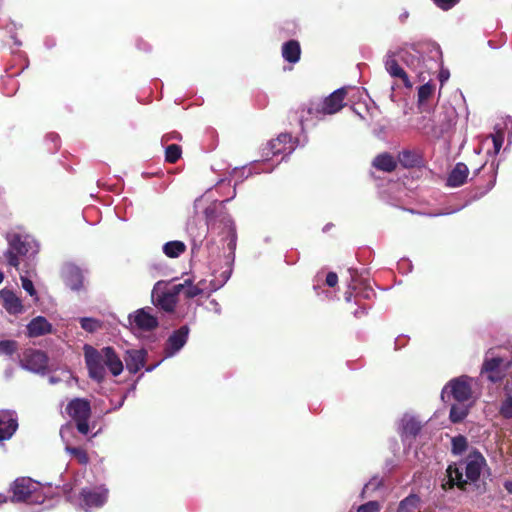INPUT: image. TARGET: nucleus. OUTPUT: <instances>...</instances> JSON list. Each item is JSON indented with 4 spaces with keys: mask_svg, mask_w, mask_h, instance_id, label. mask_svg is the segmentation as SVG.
<instances>
[{
    "mask_svg": "<svg viewBox=\"0 0 512 512\" xmlns=\"http://www.w3.org/2000/svg\"><path fill=\"white\" fill-rule=\"evenodd\" d=\"M429 51L431 58L440 55L439 47L431 43H405L402 46L390 48L384 57V67L387 73L392 78L401 80L406 88H412L413 84L410 81L407 73L399 65L398 60H401L407 67L414 70L422 80H425V69L430 70L433 66H437L436 61L429 64L423 57V53Z\"/></svg>",
    "mask_w": 512,
    "mask_h": 512,
    "instance_id": "f257e3e1",
    "label": "nucleus"
},
{
    "mask_svg": "<svg viewBox=\"0 0 512 512\" xmlns=\"http://www.w3.org/2000/svg\"><path fill=\"white\" fill-rule=\"evenodd\" d=\"M485 464L486 460L480 452H471L464 460L448 466L442 488L447 490L457 486L464 490L468 483L479 479Z\"/></svg>",
    "mask_w": 512,
    "mask_h": 512,
    "instance_id": "f03ea898",
    "label": "nucleus"
},
{
    "mask_svg": "<svg viewBox=\"0 0 512 512\" xmlns=\"http://www.w3.org/2000/svg\"><path fill=\"white\" fill-rule=\"evenodd\" d=\"M233 196L221 202H215L205 209V217L208 230L211 234L222 236L227 241V248L232 253L236 248V228L231 216L225 210V203L235 197Z\"/></svg>",
    "mask_w": 512,
    "mask_h": 512,
    "instance_id": "7ed1b4c3",
    "label": "nucleus"
},
{
    "mask_svg": "<svg viewBox=\"0 0 512 512\" xmlns=\"http://www.w3.org/2000/svg\"><path fill=\"white\" fill-rule=\"evenodd\" d=\"M456 122V110L449 106L437 114H423L416 118L415 129L423 135L439 139L450 131Z\"/></svg>",
    "mask_w": 512,
    "mask_h": 512,
    "instance_id": "20e7f679",
    "label": "nucleus"
},
{
    "mask_svg": "<svg viewBox=\"0 0 512 512\" xmlns=\"http://www.w3.org/2000/svg\"><path fill=\"white\" fill-rule=\"evenodd\" d=\"M346 94L347 88L342 87L335 90L322 102L310 103L309 107L307 108V114L311 117L309 118L303 114L300 117L302 128H304V126L308 124V122L313 118L320 120L325 115H332L340 111L344 106L343 101Z\"/></svg>",
    "mask_w": 512,
    "mask_h": 512,
    "instance_id": "39448f33",
    "label": "nucleus"
},
{
    "mask_svg": "<svg viewBox=\"0 0 512 512\" xmlns=\"http://www.w3.org/2000/svg\"><path fill=\"white\" fill-rule=\"evenodd\" d=\"M7 241L9 247L5 253V257L8 264L12 267L17 268L19 266L20 262L18 256H25L37 252V244L29 235L10 233L7 236Z\"/></svg>",
    "mask_w": 512,
    "mask_h": 512,
    "instance_id": "423d86ee",
    "label": "nucleus"
},
{
    "mask_svg": "<svg viewBox=\"0 0 512 512\" xmlns=\"http://www.w3.org/2000/svg\"><path fill=\"white\" fill-rule=\"evenodd\" d=\"M181 289L182 286H169L165 281H158L152 289V302L156 307L165 312H172L176 307Z\"/></svg>",
    "mask_w": 512,
    "mask_h": 512,
    "instance_id": "0eeeda50",
    "label": "nucleus"
},
{
    "mask_svg": "<svg viewBox=\"0 0 512 512\" xmlns=\"http://www.w3.org/2000/svg\"><path fill=\"white\" fill-rule=\"evenodd\" d=\"M109 490L105 485L84 487L80 491L74 503L85 512L100 508L108 500Z\"/></svg>",
    "mask_w": 512,
    "mask_h": 512,
    "instance_id": "6e6552de",
    "label": "nucleus"
},
{
    "mask_svg": "<svg viewBox=\"0 0 512 512\" xmlns=\"http://www.w3.org/2000/svg\"><path fill=\"white\" fill-rule=\"evenodd\" d=\"M473 379L460 376L450 380L442 389L441 398L448 401L452 397L458 403H465L472 397Z\"/></svg>",
    "mask_w": 512,
    "mask_h": 512,
    "instance_id": "1a4fd4ad",
    "label": "nucleus"
},
{
    "mask_svg": "<svg viewBox=\"0 0 512 512\" xmlns=\"http://www.w3.org/2000/svg\"><path fill=\"white\" fill-rule=\"evenodd\" d=\"M66 410L71 418L76 422L77 430L83 435L88 434V420L91 414L89 401L82 398H75L68 403Z\"/></svg>",
    "mask_w": 512,
    "mask_h": 512,
    "instance_id": "9d476101",
    "label": "nucleus"
},
{
    "mask_svg": "<svg viewBox=\"0 0 512 512\" xmlns=\"http://www.w3.org/2000/svg\"><path fill=\"white\" fill-rule=\"evenodd\" d=\"M19 365L24 370L43 375L48 368V356L41 350L28 348L19 355Z\"/></svg>",
    "mask_w": 512,
    "mask_h": 512,
    "instance_id": "9b49d317",
    "label": "nucleus"
},
{
    "mask_svg": "<svg viewBox=\"0 0 512 512\" xmlns=\"http://www.w3.org/2000/svg\"><path fill=\"white\" fill-rule=\"evenodd\" d=\"M295 147L296 142L292 136L288 133H282L276 139L267 143L262 150V156L268 160L270 157L282 154V159H284L285 156L290 155L295 150Z\"/></svg>",
    "mask_w": 512,
    "mask_h": 512,
    "instance_id": "f8f14e48",
    "label": "nucleus"
},
{
    "mask_svg": "<svg viewBox=\"0 0 512 512\" xmlns=\"http://www.w3.org/2000/svg\"><path fill=\"white\" fill-rule=\"evenodd\" d=\"M84 356L90 378L97 382L103 381L106 374L103 349L98 351L90 345H85Z\"/></svg>",
    "mask_w": 512,
    "mask_h": 512,
    "instance_id": "ddd939ff",
    "label": "nucleus"
},
{
    "mask_svg": "<svg viewBox=\"0 0 512 512\" xmlns=\"http://www.w3.org/2000/svg\"><path fill=\"white\" fill-rule=\"evenodd\" d=\"M38 484L31 478H17L11 485L12 502H27L36 491Z\"/></svg>",
    "mask_w": 512,
    "mask_h": 512,
    "instance_id": "4468645a",
    "label": "nucleus"
},
{
    "mask_svg": "<svg viewBox=\"0 0 512 512\" xmlns=\"http://www.w3.org/2000/svg\"><path fill=\"white\" fill-rule=\"evenodd\" d=\"M189 335L188 326H181L175 330L167 339L164 354L165 358H170L176 355L186 344Z\"/></svg>",
    "mask_w": 512,
    "mask_h": 512,
    "instance_id": "2eb2a0df",
    "label": "nucleus"
},
{
    "mask_svg": "<svg viewBox=\"0 0 512 512\" xmlns=\"http://www.w3.org/2000/svg\"><path fill=\"white\" fill-rule=\"evenodd\" d=\"M129 322L143 331H151L158 326V319L150 313V308H141L130 314Z\"/></svg>",
    "mask_w": 512,
    "mask_h": 512,
    "instance_id": "dca6fc26",
    "label": "nucleus"
},
{
    "mask_svg": "<svg viewBox=\"0 0 512 512\" xmlns=\"http://www.w3.org/2000/svg\"><path fill=\"white\" fill-rule=\"evenodd\" d=\"M18 428V419L15 411H0V442L10 439Z\"/></svg>",
    "mask_w": 512,
    "mask_h": 512,
    "instance_id": "f3484780",
    "label": "nucleus"
},
{
    "mask_svg": "<svg viewBox=\"0 0 512 512\" xmlns=\"http://www.w3.org/2000/svg\"><path fill=\"white\" fill-rule=\"evenodd\" d=\"M62 277L65 284L74 291H79L83 287V272L73 263H67L62 268Z\"/></svg>",
    "mask_w": 512,
    "mask_h": 512,
    "instance_id": "a211bd4d",
    "label": "nucleus"
},
{
    "mask_svg": "<svg viewBox=\"0 0 512 512\" xmlns=\"http://www.w3.org/2000/svg\"><path fill=\"white\" fill-rule=\"evenodd\" d=\"M0 298L3 302V307L9 314L17 315L23 311V305L19 297L9 289H2L0 291Z\"/></svg>",
    "mask_w": 512,
    "mask_h": 512,
    "instance_id": "6ab92c4d",
    "label": "nucleus"
},
{
    "mask_svg": "<svg viewBox=\"0 0 512 512\" xmlns=\"http://www.w3.org/2000/svg\"><path fill=\"white\" fill-rule=\"evenodd\" d=\"M502 363L503 359L501 357L486 358L482 365L481 372L487 374L491 382H497L502 377L500 370Z\"/></svg>",
    "mask_w": 512,
    "mask_h": 512,
    "instance_id": "aec40b11",
    "label": "nucleus"
},
{
    "mask_svg": "<svg viewBox=\"0 0 512 512\" xmlns=\"http://www.w3.org/2000/svg\"><path fill=\"white\" fill-rule=\"evenodd\" d=\"M52 331V325L45 317L37 316L33 318L27 325L29 337H39Z\"/></svg>",
    "mask_w": 512,
    "mask_h": 512,
    "instance_id": "412c9836",
    "label": "nucleus"
},
{
    "mask_svg": "<svg viewBox=\"0 0 512 512\" xmlns=\"http://www.w3.org/2000/svg\"><path fill=\"white\" fill-rule=\"evenodd\" d=\"M469 175V169L466 164L459 162L457 163L447 178V186L459 187L462 186Z\"/></svg>",
    "mask_w": 512,
    "mask_h": 512,
    "instance_id": "4be33fe9",
    "label": "nucleus"
},
{
    "mask_svg": "<svg viewBox=\"0 0 512 512\" xmlns=\"http://www.w3.org/2000/svg\"><path fill=\"white\" fill-rule=\"evenodd\" d=\"M104 364L113 376H118L123 371V363L111 347L103 348Z\"/></svg>",
    "mask_w": 512,
    "mask_h": 512,
    "instance_id": "5701e85b",
    "label": "nucleus"
},
{
    "mask_svg": "<svg viewBox=\"0 0 512 512\" xmlns=\"http://www.w3.org/2000/svg\"><path fill=\"white\" fill-rule=\"evenodd\" d=\"M146 352L144 350H128L126 352V368L130 373H137L145 362Z\"/></svg>",
    "mask_w": 512,
    "mask_h": 512,
    "instance_id": "b1692460",
    "label": "nucleus"
},
{
    "mask_svg": "<svg viewBox=\"0 0 512 512\" xmlns=\"http://www.w3.org/2000/svg\"><path fill=\"white\" fill-rule=\"evenodd\" d=\"M421 422L414 416L404 415L400 421L399 431L403 437H415L421 430Z\"/></svg>",
    "mask_w": 512,
    "mask_h": 512,
    "instance_id": "393cba45",
    "label": "nucleus"
},
{
    "mask_svg": "<svg viewBox=\"0 0 512 512\" xmlns=\"http://www.w3.org/2000/svg\"><path fill=\"white\" fill-rule=\"evenodd\" d=\"M301 48L296 40H290L282 46V57L289 63H297L300 60Z\"/></svg>",
    "mask_w": 512,
    "mask_h": 512,
    "instance_id": "a878e982",
    "label": "nucleus"
},
{
    "mask_svg": "<svg viewBox=\"0 0 512 512\" xmlns=\"http://www.w3.org/2000/svg\"><path fill=\"white\" fill-rule=\"evenodd\" d=\"M373 166L384 172H392L396 168L397 162L389 153H382L374 158Z\"/></svg>",
    "mask_w": 512,
    "mask_h": 512,
    "instance_id": "bb28decb",
    "label": "nucleus"
},
{
    "mask_svg": "<svg viewBox=\"0 0 512 512\" xmlns=\"http://www.w3.org/2000/svg\"><path fill=\"white\" fill-rule=\"evenodd\" d=\"M162 251L169 258H178L186 251V245L179 240L168 241L163 245Z\"/></svg>",
    "mask_w": 512,
    "mask_h": 512,
    "instance_id": "cd10ccee",
    "label": "nucleus"
},
{
    "mask_svg": "<svg viewBox=\"0 0 512 512\" xmlns=\"http://www.w3.org/2000/svg\"><path fill=\"white\" fill-rule=\"evenodd\" d=\"M397 512H421L420 498L416 494H410L400 501Z\"/></svg>",
    "mask_w": 512,
    "mask_h": 512,
    "instance_id": "c85d7f7f",
    "label": "nucleus"
},
{
    "mask_svg": "<svg viewBox=\"0 0 512 512\" xmlns=\"http://www.w3.org/2000/svg\"><path fill=\"white\" fill-rule=\"evenodd\" d=\"M175 286H182L181 293L188 299L197 297L204 291V288L199 285H193L189 279L185 280L183 283L175 284Z\"/></svg>",
    "mask_w": 512,
    "mask_h": 512,
    "instance_id": "c756f323",
    "label": "nucleus"
},
{
    "mask_svg": "<svg viewBox=\"0 0 512 512\" xmlns=\"http://www.w3.org/2000/svg\"><path fill=\"white\" fill-rule=\"evenodd\" d=\"M468 414V407L464 403L452 405L450 409V420L453 423L461 422Z\"/></svg>",
    "mask_w": 512,
    "mask_h": 512,
    "instance_id": "7c9ffc66",
    "label": "nucleus"
},
{
    "mask_svg": "<svg viewBox=\"0 0 512 512\" xmlns=\"http://www.w3.org/2000/svg\"><path fill=\"white\" fill-rule=\"evenodd\" d=\"M81 328L89 333H93L102 328L101 320L91 317H82L79 319Z\"/></svg>",
    "mask_w": 512,
    "mask_h": 512,
    "instance_id": "2f4dec72",
    "label": "nucleus"
},
{
    "mask_svg": "<svg viewBox=\"0 0 512 512\" xmlns=\"http://www.w3.org/2000/svg\"><path fill=\"white\" fill-rule=\"evenodd\" d=\"M434 93V86L430 83H425L420 86L418 89V104L419 106H423L425 102L432 96Z\"/></svg>",
    "mask_w": 512,
    "mask_h": 512,
    "instance_id": "473e14b6",
    "label": "nucleus"
},
{
    "mask_svg": "<svg viewBox=\"0 0 512 512\" xmlns=\"http://www.w3.org/2000/svg\"><path fill=\"white\" fill-rule=\"evenodd\" d=\"M74 380H75L74 377L68 370H63L61 372V376L51 375L48 377V382L51 385H55V384H58V383L64 381L67 383V385L70 386Z\"/></svg>",
    "mask_w": 512,
    "mask_h": 512,
    "instance_id": "72a5a7b5",
    "label": "nucleus"
},
{
    "mask_svg": "<svg viewBox=\"0 0 512 512\" xmlns=\"http://www.w3.org/2000/svg\"><path fill=\"white\" fill-rule=\"evenodd\" d=\"M181 157V148L176 144L168 145L165 150L167 162L175 163Z\"/></svg>",
    "mask_w": 512,
    "mask_h": 512,
    "instance_id": "f704fd0d",
    "label": "nucleus"
},
{
    "mask_svg": "<svg viewBox=\"0 0 512 512\" xmlns=\"http://www.w3.org/2000/svg\"><path fill=\"white\" fill-rule=\"evenodd\" d=\"M467 448V439L464 436H456L452 439V452L456 455L462 454Z\"/></svg>",
    "mask_w": 512,
    "mask_h": 512,
    "instance_id": "c9c22d12",
    "label": "nucleus"
},
{
    "mask_svg": "<svg viewBox=\"0 0 512 512\" xmlns=\"http://www.w3.org/2000/svg\"><path fill=\"white\" fill-rule=\"evenodd\" d=\"M65 449L69 454L74 456L78 460L79 463H81V464L88 463V455L84 449L79 448V447H70V446H66Z\"/></svg>",
    "mask_w": 512,
    "mask_h": 512,
    "instance_id": "e433bc0d",
    "label": "nucleus"
},
{
    "mask_svg": "<svg viewBox=\"0 0 512 512\" xmlns=\"http://www.w3.org/2000/svg\"><path fill=\"white\" fill-rule=\"evenodd\" d=\"M17 350V342L13 340L0 341V354L11 356Z\"/></svg>",
    "mask_w": 512,
    "mask_h": 512,
    "instance_id": "4c0bfd02",
    "label": "nucleus"
},
{
    "mask_svg": "<svg viewBox=\"0 0 512 512\" xmlns=\"http://www.w3.org/2000/svg\"><path fill=\"white\" fill-rule=\"evenodd\" d=\"M499 412L506 419L512 418V396H508L502 401Z\"/></svg>",
    "mask_w": 512,
    "mask_h": 512,
    "instance_id": "58836bf2",
    "label": "nucleus"
},
{
    "mask_svg": "<svg viewBox=\"0 0 512 512\" xmlns=\"http://www.w3.org/2000/svg\"><path fill=\"white\" fill-rule=\"evenodd\" d=\"M381 505L377 501H369L363 505H360L357 512H379Z\"/></svg>",
    "mask_w": 512,
    "mask_h": 512,
    "instance_id": "ea45409f",
    "label": "nucleus"
},
{
    "mask_svg": "<svg viewBox=\"0 0 512 512\" xmlns=\"http://www.w3.org/2000/svg\"><path fill=\"white\" fill-rule=\"evenodd\" d=\"M229 277H230V273L227 271H224L221 274L220 279L211 280V282H210L211 291H216L219 288H221L228 281Z\"/></svg>",
    "mask_w": 512,
    "mask_h": 512,
    "instance_id": "a19ab883",
    "label": "nucleus"
},
{
    "mask_svg": "<svg viewBox=\"0 0 512 512\" xmlns=\"http://www.w3.org/2000/svg\"><path fill=\"white\" fill-rule=\"evenodd\" d=\"M399 160L405 166H413L416 163L415 155L410 151H403L399 154Z\"/></svg>",
    "mask_w": 512,
    "mask_h": 512,
    "instance_id": "79ce46f5",
    "label": "nucleus"
},
{
    "mask_svg": "<svg viewBox=\"0 0 512 512\" xmlns=\"http://www.w3.org/2000/svg\"><path fill=\"white\" fill-rule=\"evenodd\" d=\"M434 3L442 10H449L453 8L459 0H433Z\"/></svg>",
    "mask_w": 512,
    "mask_h": 512,
    "instance_id": "37998d69",
    "label": "nucleus"
},
{
    "mask_svg": "<svg viewBox=\"0 0 512 512\" xmlns=\"http://www.w3.org/2000/svg\"><path fill=\"white\" fill-rule=\"evenodd\" d=\"M21 282H22V287L23 289L31 296H34L36 294V291L34 289V285H33V282L26 278V277H21Z\"/></svg>",
    "mask_w": 512,
    "mask_h": 512,
    "instance_id": "c03bdc74",
    "label": "nucleus"
},
{
    "mask_svg": "<svg viewBox=\"0 0 512 512\" xmlns=\"http://www.w3.org/2000/svg\"><path fill=\"white\" fill-rule=\"evenodd\" d=\"M326 284L329 286V287H334L337 285L338 283V276L335 272H329L326 276V280H325Z\"/></svg>",
    "mask_w": 512,
    "mask_h": 512,
    "instance_id": "a18cd8bd",
    "label": "nucleus"
},
{
    "mask_svg": "<svg viewBox=\"0 0 512 512\" xmlns=\"http://www.w3.org/2000/svg\"><path fill=\"white\" fill-rule=\"evenodd\" d=\"M493 146L495 153H499L502 143H503V137L501 135H494L492 136Z\"/></svg>",
    "mask_w": 512,
    "mask_h": 512,
    "instance_id": "49530a36",
    "label": "nucleus"
},
{
    "mask_svg": "<svg viewBox=\"0 0 512 512\" xmlns=\"http://www.w3.org/2000/svg\"><path fill=\"white\" fill-rule=\"evenodd\" d=\"M170 140H181V135L180 133L174 131V132H171V133H168V134H165L163 137H162V142H168Z\"/></svg>",
    "mask_w": 512,
    "mask_h": 512,
    "instance_id": "de8ad7c7",
    "label": "nucleus"
},
{
    "mask_svg": "<svg viewBox=\"0 0 512 512\" xmlns=\"http://www.w3.org/2000/svg\"><path fill=\"white\" fill-rule=\"evenodd\" d=\"M449 78V71L448 70H441L439 73V79L440 82L443 84L445 81H447Z\"/></svg>",
    "mask_w": 512,
    "mask_h": 512,
    "instance_id": "09e8293b",
    "label": "nucleus"
},
{
    "mask_svg": "<svg viewBox=\"0 0 512 512\" xmlns=\"http://www.w3.org/2000/svg\"><path fill=\"white\" fill-rule=\"evenodd\" d=\"M372 295H374L372 288H365V290L361 293V296L367 299L371 298Z\"/></svg>",
    "mask_w": 512,
    "mask_h": 512,
    "instance_id": "8fccbe9b",
    "label": "nucleus"
},
{
    "mask_svg": "<svg viewBox=\"0 0 512 512\" xmlns=\"http://www.w3.org/2000/svg\"><path fill=\"white\" fill-rule=\"evenodd\" d=\"M209 304L212 306L213 310L216 312V313H220L221 312V308H220V305L219 303L216 301V300H211L209 302Z\"/></svg>",
    "mask_w": 512,
    "mask_h": 512,
    "instance_id": "3c124183",
    "label": "nucleus"
},
{
    "mask_svg": "<svg viewBox=\"0 0 512 512\" xmlns=\"http://www.w3.org/2000/svg\"><path fill=\"white\" fill-rule=\"evenodd\" d=\"M505 488L508 492L512 493V481L505 482Z\"/></svg>",
    "mask_w": 512,
    "mask_h": 512,
    "instance_id": "603ef678",
    "label": "nucleus"
},
{
    "mask_svg": "<svg viewBox=\"0 0 512 512\" xmlns=\"http://www.w3.org/2000/svg\"><path fill=\"white\" fill-rule=\"evenodd\" d=\"M352 297H353V293H352V292H349V291H348V292H346V293H345V300H346L347 302L352 301Z\"/></svg>",
    "mask_w": 512,
    "mask_h": 512,
    "instance_id": "864d4df0",
    "label": "nucleus"
},
{
    "mask_svg": "<svg viewBox=\"0 0 512 512\" xmlns=\"http://www.w3.org/2000/svg\"><path fill=\"white\" fill-rule=\"evenodd\" d=\"M362 314H365L364 309L356 310V311L354 312V315H355L356 317H359V316H360V315H362Z\"/></svg>",
    "mask_w": 512,
    "mask_h": 512,
    "instance_id": "5fc2aeb1",
    "label": "nucleus"
},
{
    "mask_svg": "<svg viewBox=\"0 0 512 512\" xmlns=\"http://www.w3.org/2000/svg\"><path fill=\"white\" fill-rule=\"evenodd\" d=\"M7 501V497L4 495H0V503H4Z\"/></svg>",
    "mask_w": 512,
    "mask_h": 512,
    "instance_id": "6e6d98bb",
    "label": "nucleus"
},
{
    "mask_svg": "<svg viewBox=\"0 0 512 512\" xmlns=\"http://www.w3.org/2000/svg\"><path fill=\"white\" fill-rule=\"evenodd\" d=\"M157 365H158V364L153 365V366H151V367H148V368L146 369V371L151 372V371H152V370H153Z\"/></svg>",
    "mask_w": 512,
    "mask_h": 512,
    "instance_id": "4d7b16f0",
    "label": "nucleus"
},
{
    "mask_svg": "<svg viewBox=\"0 0 512 512\" xmlns=\"http://www.w3.org/2000/svg\"><path fill=\"white\" fill-rule=\"evenodd\" d=\"M6 375H7V377H11V375H12V370H8V371H6Z\"/></svg>",
    "mask_w": 512,
    "mask_h": 512,
    "instance_id": "13d9d810",
    "label": "nucleus"
},
{
    "mask_svg": "<svg viewBox=\"0 0 512 512\" xmlns=\"http://www.w3.org/2000/svg\"><path fill=\"white\" fill-rule=\"evenodd\" d=\"M3 278H4V275H3V273L0 271V284H1V283H2V281H3Z\"/></svg>",
    "mask_w": 512,
    "mask_h": 512,
    "instance_id": "bf43d9fd",
    "label": "nucleus"
},
{
    "mask_svg": "<svg viewBox=\"0 0 512 512\" xmlns=\"http://www.w3.org/2000/svg\"><path fill=\"white\" fill-rule=\"evenodd\" d=\"M64 431H65V430H64V428H62V429H61V431H60V433H61V436H63V434H64Z\"/></svg>",
    "mask_w": 512,
    "mask_h": 512,
    "instance_id": "052dcab7",
    "label": "nucleus"
}]
</instances>
